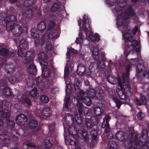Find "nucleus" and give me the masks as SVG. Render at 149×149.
<instances>
[{
  "label": "nucleus",
  "instance_id": "f257e3e1",
  "mask_svg": "<svg viewBox=\"0 0 149 149\" xmlns=\"http://www.w3.org/2000/svg\"><path fill=\"white\" fill-rule=\"evenodd\" d=\"M97 93V92L94 88H90L88 90L86 91L87 96L86 95L84 97V94L83 91H80L79 94L76 97L77 108L80 114L83 113L85 114H87L88 111V108L83 107L82 102H83L87 105L90 106L91 104V101L89 97L91 98H94Z\"/></svg>",
  "mask_w": 149,
  "mask_h": 149
},
{
  "label": "nucleus",
  "instance_id": "f03ea898",
  "mask_svg": "<svg viewBox=\"0 0 149 149\" xmlns=\"http://www.w3.org/2000/svg\"><path fill=\"white\" fill-rule=\"evenodd\" d=\"M72 61L71 60L67 62L64 69V78L66 84V98L65 100L64 105L67 109H70L71 112L73 111V104L70 99V95L71 93V88L70 84V80L68 79V76L69 73V70H72L74 67Z\"/></svg>",
  "mask_w": 149,
  "mask_h": 149
},
{
  "label": "nucleus",
  "instance_id": "7ed1b4c3",
  "mask_svg": "<svg viewBox=\"0 0 149 149\" xmlns=\"http://www.w3.org/2000/svg\"><path fill=\"white\" fill-rule=\"evenodd\" d=\"M6 24V29L7 31H11L13 34L16 36H20L23 33L27 32L28 29L27 25L22 24L21 26L15 24L16 18L15 16L11 15L7 17L4 20Z\"/></svg>",
  "mask_w": 149,
  "mask_h": 149
},
{
  "label": "nucleus",
  "instance_id": "20e7f679",
  "mask_svg": "<svg viewBox=\"0 0 149 149\" xmlns=\"http://www.w3.org/2000/svg\"><path fill=\"white\" fill-rule=\"evenodd\" d=\"M129 26L127 24L122 25L121 31L123 33V38L125 42V49L124 54L127 56L130 52L131 50H134L137 52L139 51V43L135 40L131 41L132 36L131 34L127 32L129 29Z\"/></svg>",
  "mask_w": 149,
  "mask_h": 149
},
{
  "label": "nucleus",
  "instance_id": "39448f33",
  "mask_svg": "<svg viewBox=\"0 0 149 149\" xmlns=\"http://www.w3.org/2000/svg\"><path fill=\"white\" fill-rule=\"evenodd\" d=\"M60 33V29L58 28L57 29L54 30L48 33H46L42 37L41 42L38 39L35 40V45L37 46H38L40 45L42 46L44 45V43H46V49L49 52H52V47L51 42L58 38L59 36Z\"/></svg>",
  "mask_w": 149,
  "mask_h": 149
},
{
  "label": "nucleus",
  "instance_id": "423d86ee",
  "mask_svg": "<svg viewBox=\"0 0 149 149\" xmlns=\"http://www.w3.org/2000/svg\"><path fill=\"white\" fill-rule=\"evenodd\" d=\"M78 25L80 30H83L86 34V39L89 42L98 41L100 37L97 34L93 35L90 27V22L88 17L85 15L83 16V20H78Z\"/></svg>",
  "mask_w": 149,
  "mask_h": 149
},
{
  "label": "nucleus",
  "instance_id": "0eeeda50",
  "mask_svg": "<svg viewBox=\"0 0 149 149\" xmlns=\"http://www.w3.org/2000/svg\"><path fill=\"white\" fill-rule=\"evenodd\" d=\"M119 8L118 5L116 6L115 8L113 10V12L116 17L117 24L118 25H120L119 22L122 21V19L129 17L130 18L131 17H132L134 15V12L130 8H128V11L125 13L124 14V16L122 17V14H123V12L124 10L119 9V10H118V9Z\"/></svg>",
  "mask_w": 149,
  "mask_h": 149
},
{
  "label": "nucleus",
  "instance_id": "6e6552de",
  "mask_svg": "<svg viewBox=\"0 0 149 149\" xmlns=\"http://www.w3.org/2000/svg\"><path fill=\"white\" fill-rule=\"evenodd\" d=\"M123 86L122 83H119V88L118 87L116 89V92L120 98L122 100H126L127 98V96H131V93L127 85L124 82L123 83Z\"/></svg>",
  "mask_w": 149,
  "mask_h": 149
},
{
  "label": "nucleus",
  "instance_id": "1a4fd4ad",
  "mask_svg": "<svg viewBox=\"0 0 149 149\" xmlns=\"http://www.w3.org/2000/svg\"><path fill=\"white\" fill-rule=\"evenodd\" d=\"M0 106V116H3V118H6L8 119L10 116L11 104L6 100H3L1 103Z\"/></svg>",
  "mask_w": 149,
  "mask_h": 149
},
{
  "label": "nucleus",
  "instance_id": "9d476101",
  "mask_svg": "<svg viewBox=\"0 0 149 149\" xmlns=\"http://www.w3.org/2000/svg\"><path fill=\"white\" fill-rule=\"evenodd\" d=\"M26 57L24 58L26 63L30 64L28 69V72L31 74H35L36 71L35 66L33 63V58L35 56L34 53L28 52L26 53Z\"/></svg>",
  "mask_w": 149,
  "mask_h": 149
},
{
  "label": "nucleus",
  "instance_id": "9b49d317",
  "mask_svg": "<svg viewBox=\"0 0 149 149\" xmlns=\"http://www.w3.org/2000/svg\"><path fill=\"white\" fill-rule=\"evenodd\" d=\"M27 42L25 39H23L21 40L20 41L19 45V48L20 49H19L18 52L17 54L18 56L21 57L24 56V58L26 57V53L28 52H30V51H28L26 53H25L23 51L24 49H26L27 47ZM31 53H33V52H30Z\"/></svg>",
  "mask_w": 149,
  "mask_h": 149
},
{
  "label": "nucleus",
  "instance_id": "f8f14e48",
  "mask_svg": "<svg viewBox=\"0 0 149 149\" xmlns=\"http://www.w3.org/2000/svg\"><path fill=\"white\" fill-rule=\"evenodd\" d=\"M50 73V70L47 68H45L43 69L41 76V78L42 79L39 84L40 86H42L41 89H42L45 86H44V84H45L47 82L46 79H48V82L49 83H50L48 81V80L49 79H50V77H49Z\"/></svg>",
  "mask_w": 149,
  "mask_h": 149
},
{
  "label": "nucleus",
  "instance_id": "ddd939ff",
  "mask_svg": "<svg viewBox=\"0 0 149 149\" xmlns=\"http://www.w3.org/2000/svg\"><path fill=\"white\" fill-rule=\"evenodd\" d=\"M8 125L9 127L13 129L12 131V133L10 135V137L14 141H17L18 139V136L19 135V133L16 130H13L15 126V123L14 121L10 120L8 122Z\"/></svg>",
  "mask_w": 149,
  "mask_h": 149
},
{
  "label": "nucleus",
  "instance_id": "4468645a",
  "mask_svg": "<svg viewBox=\"0 0 149 149\" xmlns=\"http://www.w3.org/2000/svg\"><path fill=\"white\" fill-rule=\"evenodd\" d=\"M15 120L17 124L19 125H23L25 122L27 120V118L26 115L23 113H19L16 116Z\"/></svg>",
  "mask_w": 149,
  "mask_h": 149
},
{
  "label": "nucleus",
  "instance_id": "2eb2a0df",
  "mask_svg": "<svg viewBox=\"0 0 149 149\" xmlns=\"http://www.w3.org/2000/svg\"><path fill=\"white\" fill-rule=\"evenodd\" d=\"M22 77L23 76L22 75H19L18 77L14 76H10L6 79V84L8 85L10 84H13L20 81L22 79Z\"/></svg>",
  "mask_w": 149,
  "mask_h": 149
},
{
  "label": "nucleus",
  "instance_id": "dca6fc26",
  "mask_svg": "<svg viewBox=\"0 0 149 149\" xmlns=\"http://www.w3.org/2000/svg\"><path fill=\"white\" fill-rule=\"evenodd\" d=\"M8 135L3 134L0 135V144L2 146H5L9 143L10 141Z\"/></svg>",
  "mask_w": 149,
  "mask_h": 149
},
{
  "label": "nucleus",
  "instance_id": "f3484780",
  "mask_svg": "<svg viewBox=\"0 0 149 149\" xmlns=\"http://www.w3.org/2000/svg\"><path fill=\"white\" fill-rule=\"evenodd\" d=\"M92 51V56L94 60L99 62H101V58L98 56L99 51L97 47H94L91 49Z\"/></svg>",
  "mask_w": 149,
  "mask_h": 149
},
{
  "label": "nucleus",
  "instance_id": "a211bd4d",
  "mask_svg": "<svg viewBox=\"0 0 149 149\" xmlns=\"http://www.w3.org/2000/svg\"><path fill=\"white\" fill-rule=\"evenodd\" d=\"M86 68L84 65L82 64H80L78 66L77 71L78 74L80 76L85 75L88 76L87 71L85 70Z\"/></svg>",
  "mask_w": 149,
  "mask_h": 149
},
{
  "label": "nucleus",
  "instance_id": "6ab92c4d",
  "mask_svg": "<svg viewBox=\"0 0 149 149\" xmlns=\"http://www.w3.org/2000/svg\"><path fill=\"white\" fill-rule=\"evenodd\" d=\"M107 79L109 82L112 84H115L117 83L118 82V85L119 84V83L121 84V79L119 77L118 79H116L114 76H108Z\"/></svg>",
  "mask_w": 149,
  "mask_h": 149
},
{
  "label": "nucleus",
  "instance_id": "aec40b11",
  "mask_svg": "<svg viewBox=\"0 0 149 149\" xmlns=\"http://www.w3.org/2000/svg\"><path fill=\"white\" fill-rule=\"evenodd\" d=\"M74 118L72 115L68 113H66L62 119L63 125H64L65 123L68 124V122L70 121V120L73 121L74 120ZM64 127L65 129L64 126Z\"/></svg>",
  "mask_w": 149,
  "mask_h": 149
},
{
  "label": "nucleus",
  "instance_id": "412c9836",
  "mask_svg": "<svg viewBox=\"0 0 149 149\" xmlns=\"http://www.w3.org/2000/svg\"><path fill=\"white\" fill-rule=\"evenodd\" d=\"M92 109L93 113L96 116L101 115L104 113V110L100 107H93Z\"/></svg>",
  "mask_w": 149,
  "mask_h": 149
},
{
  "label": "nucleus",
  "instance_id": "4be33fe9",
  "mask_svg": "<svg viewBox=\"0 0 149 149\" xmlns=\"http://www.w3.org/2000/svg\"><path fill=\"white\" fill-rule=\"evenodd\" d=\"M2 92L4 95L7 97L10 96L12 93L11 90L9 87L3 88V89Z\"/></svg>",
  "mask_w": 149,
  "mask_h": 149
},
{
  "label": "nucleus",
  "instance_id": "5701e85b",
  "mask_svg": "<svg viewBox=\"0 0 149 149\" xmlns=\"http://www.w3.org/2000/svg\"><path fill=\"white\" fill-rule=\"evenodd\" d=\"M46 27V24L44 21L39 22L37 25L38 29L40 32L44 30Z\"/></svg>",
  "mask_w": 149,
  "mask_h": 149
},
{
  "label": "nucleus",
  "instance_id": "b1692460",
  "mask_svg": "<svg viewBox=\"0 0 149 149\" xmlns=\"http://www.w3.org/2000/svg\"><path fill=\"white\" fill-rule=\"evenodd\" d=\"M42 113L43 115L49 117L52 114V111L49 107H46L43 109Z\"/></svg>",
  "mask_w": 149,
  "mask_h": 149
},
{
  "label": "nucleus",
  "instance_id": "393cba45",
  "mask_svg": "<svg viewBox=\"0 0 149 149\" xmlns=\"http://www.w3.org/2000/svg\"><path fill=\"white\" fill-rule=\"evenodd\" d=\"M14 65L13 63L10 65L7 64L5 66V69L6 72L8 73H10L13 72L14 71V68L13 67Z\"/></svg>",
  "mask_w": 149,
  "mask_h": 149
},
{
  "label": "nucleus",
  "instance_id": "a878e982",
  "mask_svg": "<svg viewBox=\"0 0 149 149\" xmlns=\"http://www.w3.org/2000/svg\"><path fill=\"white\" fill-rule=\"evenodd\" d=\"M80 134L83 138V140L85 142H87L89 140V137L88 136L87 133L84 130L80 131Z\"/></svg>",
  "mask_w": 149,
  "mask_h": 149
},
{
  "label": "nucleus",
  "instance_id": "bb28decb",
  "mask_svg": "<svg viewBox=\"0 0 149 149\" xmlns=\"http://www.w3.org/2000/svg\"><path fill=\"white\" fill-rule=\"evenodd\" d=\"M37 121L34 120L30 121L28 123L29 127L31 129L35 128L37 127Z\"/></svg>",
  "mask_w": 149,
  "mask_h": 149
},
{
  "label": "nucleus",
  "instance_id": "cd10ccee",
  "mask_svg": "<svg viewBox=\"0 0 149 149\" xmlns=\"http://www.w3.org/2000/svg\"><path fill=\"white\" fill-rule=\"evenodd\" d=\"M32 10L30 9H27L24 12V15L27 18H30L33 15Z\"/></svg>",
  "mask_w": 149,
  "mask_h": 149
},
{
  "label": "nucleus",
  "instance_id": "c85d7f7f",
  "mask_svg": "<svg viewBox=\"0 0 149 149\" xmlns=\"http://www.w3.org/2000/svg\"><path fill=\"white\" fill-rule=\"evenodd\" d=\"M39 31L35 28H32L31 30V36L34 38H36L39 36V32L38 33Z\"/></svg>",
  "mask_w": 149,
  "mask_h": 149
},
{
  "label": "nucleus",
  "instance_id": "c756f323",
  "mask_svg": "<svg viewBox=\"0 0 149 149\" xmlns=\"http://www.w3.org/2000/svg\"><path fill=\"white\" fill-rule=\"evenodd\" d=\"M84 39V37L83 36L82 33L80 32L79 34V37L77 38L76 42L77 44H80L81 43Z\"/></svg>",
  "mask_w": 149,
  "mask_h": 149
},
{
  "label": "nucleus",
  "instance_id": "7c9ffc66",
  "mask_svg": "<svg viewBox=\"0 0 149 149\" xmlns=\"http://www.w3.org/2000/svg\"><path fill=\"white\" fill-rule=\"evenodd\" d=\"M74 117L77 124L80 125L82 123V120L80 115L77 114L76 112H74Z\"/></svg>",
  "mask_w": 149,
  "mask_h": 149
},
{
  "label": "nucleus",
  "instance_id": "2f4dec72",
  "mask_svg": "<svg viewBox=\"0 0 149 149\" xmlns=\"http://www.w3.org/2000/svg\"><path fill=\"white\" fill-rule=\"evenodd\" d=\"M44 146L46 148L45 149H51V148L52 144L50 142L49 140L45 139L43 141Z\"/></svg>",
  "mask_w": 149,
  "mask_h": 149
},
{
  "label": "nucleus",
  "instance_id": "473e14b6",
  "mask_svg": "<svg viewBox=\"0 0 149 149\" xmlns=\"http://www.w3.org/2000/svg\"><path fill=\"white\" fill-rule=\"evenodd\" d=\"M77 53V51L74 49L72 48L70 49L68 48L67 49V53L66 54L67 58H69L70 57V53L72 54H76Z\"/></svg>",
  "mask_w": 149,
  "mask_h": 149
},
{
  "label": "nucleus",
  "instance_id": "72a5a7b5",
  "mask_svg": "<svg viewBox=\"0 0 149 149\" xmlns=\"http://www.w3.org/2000/svg\"><path fill=\"white\" fill-rule=\"evenodd\" d=\"M55 126V124L54 123H52L49 125V133L48 134H49V136L52 135V134L54 132Z\"/></svg>",
  "mask_w": 149,
  "mask_h": 149
},
{
  "label": "nucleus",
  "instance_id": "f704fd0d",
  "mask_svg": "<svg viewBox=\"0 0 149 149\" xmlns=\"http://www.w3.org/2000/svg\"><path fill=\"white\" fill-rule=\"evenodd\" d=\"M86 125L88 129L91 128L94 125L90 118H86Z\"/></svg>",
  "mask_w": 149,
  "mask_h": 149
},
{
  "label": "nucleus",
  "instance_id": "c9c22d12",
  "mask_svg": "<svg viewBox=\"0 0 149 149\" xmlns=\"http://www.w3.org/2000/svg\"><path fill=\"white\" fill-rule=\"evenodd\" d=\"M102 127L103 128H105V131L107 132L109 131V125L108 122L103 121L102 126Z\"/></svg>",
  "mask_w": 149,
  "mask_h": 149
},
{
  "label": "nucleus",
  "instance_id": "e433bc0d",
  "mask_svg": "<svg viewBox=\"0 0 149 149\" xmlns=\"http://www.w3.org/2000/svg\"><path fill=\"white\" fill-rule=\"evenodd\" d=\"M81 84L80 81L79 80L76 79L75 80L74 86L75 89L76 90H79L81 86Z\"/></svg>",
  "mask_w": 149,
  "mask_h": 149
},
{
  "label": "nucleus",
  "instance_id": "4c0bfd02",
  "mask_svg": "<svg viewBox=\"0 0 149 149\" xmlns=\"http://www.w3.org/2000/svg\"><path fill=\"white\" fill-rule=\"evenodd\" d=\"M90 119L91 120L92 123L94 125H97L100 120L98 118L95 116H92Z\"/></svg>",
  "mask_w": 149,
  "mask_h": 149
},
{
  "label": "nucleus",
  "instance_id": "58836bf2",
  "mask_svg": "<svg viewBox=\"0 0 149 149\" xmlns=\"http://www.w3.org/2000/svg\"><path fill=\"white\" fill-rule=\"evenodd\" d=\"M47 58V55L43 52H40L38 55V58L40 60L45 59Z\"/></svg>",
  "mask_w": 149,
  "mask_h": 149
},
{
  "label": "nucleus",
  "instance_id": "ea45409f",
  "mask_svg": "<svg viewBox=\"0 0 149 149\" xmlns=\"http://www.w3.org/2000/svg\"><path fill=\"white\" fill-rule=\"evenodd\" d=\"M29 95L32 97H36L37 95V89L35 88L30 91L29 92Z\"/></svg>",
  "mask_w": 149,
  "mask_h": 149
},
{
  "label": "nucleus",
  "instance_id": "a19ab883",
  "mask_svg": "<svg viewBox=\"0 0 149 149\" xmlns=\"http://www.w3.org/2000/svg\"><path fill=\"white\" fill-rule=\"evenodd\" d=\"M109 145L110 147L109 149H118V148L116 143L115 141H112Z\"/></svg>",
  "mask_w": 149,
  "mask_h": 149
},
{
  "label": "nucleus",
  "instance_id": "79ce46f5",
  "mask_svg": "<svg viewBox=\"0 0 149 149\" xmlns=\"http://www.w3.org/2000/svg\"><path fill=\"white\" fill-rule=\"evenodd\" d=\"M40 99L41 102L44 103H47L49 101L48 97L45 95L41 96Z\"/></svg>",
  "mask_w": 149,
  "mask_h": 149
},
{
  "label": "nucleus",
  "instance_id": "37998d69",
  "mask_svg": "<svg viewBox=\"0 0 149 149\" xmlns=\"http://www.w3.org/2000/svg\"><path fill=\"white\" fill-rule=\"evenodd\" d=\"M139 146L142 147V146L144 147V149H149V143H142V142H139Z\"/></svg>",
  "mask_w": 149,
  "mask_h": 149
},
{
  "label": "nucleus",
  "instance_id": "c03bdc74",
  "mask_svg": "<svg viewBox=\"0 0 149 149\" xmlns=\"http://www.w3.org/2000/svg\"><path fill=\"white\" fill-rule=\"evenodd\" d=\"M113 100L116 103L118 109H119L122 104V102L119 100L117 97H113Z\"/></svg>",
  "mask_w": 149,
  "mask_h": 149
},
{
  "label": "nucleus",
  "instance_id": "a18cd8bd",
  "mask_svg": "<svg viewBox=\"0 0 149 149\" xmlns=\"http://www.w3.org/2000/svg\"><path fill=\"white\" fill-rule=\"evenodd\" d=\"M59 6L57 3H54L51 8V10L52 11H56L58 10Z\"/></svg>",
  "mask_w": 149,
  "mask_h": 149
},
{
  "label": "nucleus",
  "instance_id": "49530a36",
  "mask_svg": "<svg viewBox=\"0 0 149 149\" xmlns=\"http://www.w3.org/2000/svg\"><path fill=\"white\" fill-rule=\"evenodd\" d=\"M8 50L3 48H1L0 50V54L2 55H6L8 54Z\"/></svg>",
  "mask_w": 149,
  "mask_h": 149
},
{
  "label": "nucleus",
  "instance_id": "de8ad7c7",
  "mask_svg": "<svg viewBox=\"0 0 149 149\" xmlns=\"http://www.w3.org/2000/svg\"><path fill=\"white\" fill-rule=\"evenodd\" d=\"M25 144L27 146V147H31L33 148H36V146L35 144L30 141H26L25 143Z\"/></svg>",
  "mask_w": 149,
  "mask_h": 149
},
{
  "label": "nucleus",
  "instance_id": "09e8293b",
  "mask_svg": "<svg viewBox=\"0 0 149 149\" xmlns=\"http://www.w3.org/2000/svg\"><path fill=\"white\" fill-rule=\"evenodd\" d=\"M130 67L129 66H128L126 68V74H123V79H124L125 78H128L129 75V73L128 72V71L130 70Z\"/></svg>",
  "mask_w": 149,
  "mask_h": 149
},
{
  "label": "nucleus",
  "instance_id": "8fccbe9b",
  "mask_svg": "<svg viewBox=\"0 0 149 149\" xmlns=\"http://www.w3.org/2000/svg\"><path fill=\"white\" fill-rule=\"evenodd\" d=\"M48 28L50 29L52 28L55 25V23L53 20H50L48 23Z\"/></svg>",
  "mask_w": 149,
  "mask_h": 149
},
{
  "label": "nucleus",
  "instance_id": "3c124183",
  "mask_svg": "<svg viewBox=\"0 0 149 149\" xmlns=\"http://www.w3.org/2000/svg\"><path fill=\"white\" fill-rule=\"evenodd\" d=\"M115 1L116 0H105L107 4L109 6H113Z\"/></svg>",
  "mask_w": 149,
  "mask_h": 149
},
{
  "label": "nucleus",
  "instance_id": "603ef678",
  "mask_svg": "<svg viewBox=\"0 0 149 149\" xmlns=\"http://www.w3.org/2000/svg\"><path fill=\"white\" fill-rule=\"evenodd\" d=\"M138 59L137 58L131 59L129 61V63L132 65H134L137 63Z\"/></svg>",
  "mask_w": 149,
  "mask_h": 149
},
{
  "label": "nucleus",
  "instance_id": "864d4df0",
  "mask_svg": "<svg viewBox=\"0 0 149 149\" xmlns=\"http://www.w3.org/2000/svg\"><path fill=\"white\" fill-rule=\"evenodd\" d=\"M40 63L43 69L45 68H46L45 67L48 65L47 62L44 60L42 61Z\"/></svg>",
  "mask_w": 149,
  "mask_h": 149
},
{
  "label": "nucleus",
  "instance_id": "5fc2aeb1",
  "mask_svg": "<svg viewBox=\"0 0 149 149\" xmlns=\"http://www.w3.org/2000/svg\"><path fill=\"white\" fill-rule=\"evenodd\" d=\"M95 65V63H92L90 65L89 67V69L90 70H89V71L87 72V73H88V75H89L90 74L91 72V70H92L93 68L94 67V65Z\"/></svg>",
  "mask_w": 149,
  "mask_h": 149
},
{
  "label": "nucleus",
  "instance_id": "6e6d98bb",
  "mask_svg": "<svg viewBox=\"0 0 149 149\" xmlns=\"http://www.w3.org/2000/svg\"><path fill=\"white\" fill-rule=\"evenodd\" d=\"M58 91V88L57 87L53 88H52L51 90V93L53 94H55L57 93Z\"/></svg>",
  "mask_w": 149,
  "mask_h": 149
},
{
  "label": "nucleus",
  "instance_id": "4d7b16f0",
  "mask_svg": "<svg viewBox=\"0 0 149 149\" xmlns=\"http://www.w3.org/2000/svg\"><path fill=\"white\" fill-rule=\"evenodd\" d=\"M23 103H26L28 105H31V102L30 100L28 98H26L24 100V101L22 102Z\"/></svg>",
  "mask_w": 149,
  "mask_h": 149
},
{
  "label": "nucleus",
  "instance_id": "13d9d810",
  "mask_svg": "<svg viewBox=\"0 0 149 149\" xmlns=\"http://www.w3.org/2000/svg\"><path fill=\"white\" fill-rule=\"evenodd\" d=\"M142 104L145 105L146 103V100L145 96L144 95L141 96Z\"/></svg>",
  "mask_w": 149,
  "mask_h": 149
},
{
  "label": "nucleus",
  "instance_id": "bf43d9fd",
  "mask_svg": "<svg viewBox=\"0 0 149 149\" xmlns=\"http://www.w3.org/2000/svg\"><path fill=\"white\" fill-rule=\"evenodd\" d=\"M71 136L72 137H73L74 136H72V135ZM74 139H70V141H69L70 143V144H71L72 145H74L75 143V141L76 140H74V137H73Z\"/></svg>",
  "mask_w": 149,
  "mask_h": 149
},
{
  "label": "nucleus",
  "instance_id": "052dcab7",
  "mask_svg": "<svg viewBox=\"0 0 149 149\" xmlns=\"http://www.w3.org/2000/svg\"><path fill=\"white\" fill-rule=\"evenodd\" d=\"M110 118V116L109 115H106L105 117L104 118L103 121L108 122Z\"/></svg>",
  "mask_w": 149,
  "mask_h": 149
},
{
  "label": "nucleus",
  "instance_id": "680f3d73",
  "mask_svg": "<svg viewBox=\"0 0 149 149\" xmlns=\"http://www.w3.org/2000/svg\"><path fill=\"white\" fill-rule=\"evenodd\" d=\"M144 76L147 78H149V71H145L143 74Z\"/></svg>",
  "mask_w": 149,
  "mask_h": 149
},
{
  "label": "nucleus",
  "instance_id": "e2e57ef3",
  "mask_svg": "<svg viewBox=\"0 0 149 149\" xmlns=\"http://www.w3.org/2000/svg\"><path fill=\"white\" fill-rule=\"evenodd\" d=\"M142 133L143 134V137H144L145 136L146 137H147L148 135V132L146 130H143L142 131Z\"/></svg>",
  "mask_w": 149,
  "mask_h": 149
},
{
  "label": "nucleus",
  "instance_id": "0e129e2a",
  "mask_svg": "<svg viewBox=\"0 0 149 149\" xmlns=\"http://www.w3.org/2000/svg\"><path fill=\"white\" fill-rule=\"evenodd\" d=\"M143 115L142 113L141 112H139L138 113L137 115V117L138 119L141 120L142 118V115Z\"/></svg>",
  "mask_w": 149,
  "mask_h": 149
},
{
  "label": "nucleus",
  "instance_id": "69168bd1",
  "mask_svg": "<svg viewBox=\"0 0 149 149\" xmlns=\"http://www.w3.org/2000/svg\"><path fill=\"white\" fill-rule=\"evenodd\" d=\"M139 29L138 27L136 26L134 28L133 31V33L134 34H135L136 32L138 31Z\"/></svg>",
  "mask_w": 149,
  "mask_h": 149
},
{
  "label": "nucleus",
  "instance_id": "338daca9",
  "mask_svg": "<svg viewBox=\"0 0 149 149\" xmlns=\"http://www.w3.org/2000/svg\"><path fill=\"white\" fill-rule=\"evenodd\" d=\"M2 117H3V116H0V127L2 126L3 123V120L1 118Z\"/></svg>",
  "mask_w": 149,
  "mask_h": 149
},
{
  "label": "nucleus",
  "instance_id": "774afa93",
  "mask_svg": "<svg viewBox=\"0 0 149 149\" xmlns=\"http://www.w3.org/2000/svg\"><path fill=\"white\" fill-rule=\"evenodd\" d=\"M136 103L139 106H140L141 104V103L138 100L136 99Z\"/></svg>",
  "mask_w": 149,
  "mask_h": 149
}]
</instances>
